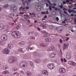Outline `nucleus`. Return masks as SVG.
Here are the masks:
<instances>
[{"label":"nucleus","mask_w":76,"mask_h":76,"mask_svg":"<svg viewBox=\"0 0 76 76\" xmlns=\"http://www.w3.org/2000/svg\"><path fill=\"white\" fill-rule=\"evenodd\" d=\"M12 35L15 38H19L21 36L20 33L18 31H13L12 33Z\"/></svg>","instance_id":"f257e3e1"},{"label":"nucleus","mask_w":76,"mask_h":76,"mask_svg":"<svg viewBox=\"0 0 76 76\" xmlns=\"http://www.w3.org/2000/svg\"><path fill=\"white\" fill-rule=\"evenodd\" d=\"M17 61H18V58L15 56H11L8 59V61L10 64L15 63Z\"/></svg>","instance_id":"f03ea898"},{"label":"nucleus","mask_w":76,"mask_h":76,"mask_svg":"<svg viewBox=\"0 0 76 76\" xmlns=\"http://www.w3.org/2000/svg\"><path fill=\"white\" fill-rule=\"evenodd\" d=\"M28 63L26 61H22L20 63V67H26L28 66Z\"/></svg>","instance_id":"7ed1b4c3"},{"label":"nucleus","mask_w":76,"mask_h":76,"mask_svg":"<svg viewBox=\"0 0 76 76\" xmlns=\"http://www.w3.org/2000/svg\"><path fill=\"white\" fill-rule=\"evenodd\" d=\"M48 66L49 69H50V70L53 69L55 67V65L53 63L49 64L48 65Z\"/></svg>","instance_id":"20e7f679"},{"label":"nucleus","mask_w":76,"mask_h":76,"mask_svg":"<svg viewBox=\"0 0 76 76\" xmlns=\"http://www.w3.org/2000/svg\"><path fill=\"white\" fill-rule=\"evenodd\" d=\"M56 29L58 32L61 33L63 30V27L62 26L57 27Z\"/></svg>","instance_id":"39448f33"},{"label":"nucleus","mask_w":76,"mask_h":76,"mask_svg":"<svg viewBox=\"0 0 76 76\" xmlns=\"http://www.w3.org/2000/svg\"><path fill=\"white\" fill-rule=\"evenodd\" d=\"M1 39L2 41H6L7 39V36L6 35H3L1 36Z\"/></svg>","instance_id":"423d86ee"},{"label":"nucleus","mask_w":76,"mask_h":76,"mask_svg":"<svg viewBox=\"0 0 76 76\" xmlns=\"http://www.w3.org/2000/svg\"><path fill=\"white\" fill-rule=\"evenodd\" d=\"M3 53L4 54H9L10 52V50L7 48H6L4 50L2 51Z\"/></svg>","instance_id":"0eeeda50"},{"label":"nucleus","mask_w":76,"mask_h":76,"mask_svg":"<svg viewBox=\"0 0 76 76\" xmlns=\"http://www.w3.org/2000/svg\"><path fill=\"white\" fill-rule=\"evenodd\" d=\"M10 10L12 12H15V10H17V7H15V5H12L10 7Z\"/></svg>","instance_id":"6e6552de"},{"label":"nucleus","mask_w":76,"mask_h":76,"mask_svg":"<svg viewBox=\"0 0 76 76\" xmlns=\"http://www.w3.org/2000/svg\"><path fill=\"white\" fill-rule=\"evenodd\" d=\"M59 71L61 73H64L66 72V69L64 68H61L59 69Z\"/></svg>","instance_id":"1a4fd4ad"},{"label":"nucleus","mask_w":76,"mask_h":76,"mask_svg":"<svg viewBox=\"0 0 76 76\" xmlns=\"http://www.w3.org/2000/svg\"><path fill=\"white\" fill-rule=\"evenodd\" d=\"M71 53L70 52H67L66 53V58L67 59L71 58Z\"/></svg>","instance_id":"9d476101"},{"label":"nucleus","mask_w":76,"mask_h":76,"mask_svg":"<svg viewBox=\"0 0 76 76\" xmlns=\"http://www.w3.org/2000/svg\"><path fill=\"white\" fill-rule=\"evenodd\" d=\"M25 4V3L26 2L27 4H28V3H30L31 2V0H21Z\"/></svg>","instance_id":"9b49d317"},{"label":"nucleus","mask_w":76,"mask_h":76,"mask_svg":"<svg viewBox=\"0 0 76 76\" xmlns=\"http://www.w3.org/2000/svg\"><path fill=\"white\" fill-rule=\"evenodd\" d=\"M42 73L45 76H47L48 75V72L47 70H44L42 71Z\"/></svg>","instance_id":"f8f14e48"},{"label":"nucleus","mask_w":76,"mask_h":76,"mask_svg":"<svg viewBox=\"0 0 76 76\" xmlns=\"http://www.w3.org/2000/svg\"><path fill=\"white\" fill-rule=\"evenodd\" d=\"M56 56V53H51L49 55V57L51 58H54Z\"/></svg>","instance_id":"ddd939ff"},{"label":"nucleus","mask_w":76,"mask_h":76,"mask_svg":"<svg viewBox=\"0 0 76 76\" xmlns=\"http://www.w3.org/2000/svg\"><path fill=\"white\" fill-rule=\"evenodd\" d=\"M13 47V45L12 44H9L7 46V48L9 49H11Z\"/></svg>","instance_id":"4468645a"},{"label":"nucleus","mask_w":76,"mask_h":76,"mask_svg":"<svg viewBox=\"0 0 76 76\" xmlns=\"http://www.w3.org/2000/svg\"><path fill=\"white\" fill-rule=\"evenodd\" d=\"M42 33L45 34V35H43L44 37H49V35L47 34V33L45 31H43Z\"/></svg>","instance_id":"2eb2a0df"},{"label":"nucleus","mask_w":76,"mask_h":76,"mask_svg":"<svg viewBox=\"0 0 76 76\" xmlns=\"http://www.w3.org/2000/svg\"><path fill=\"white\" fill-rule=\"evenodd\" d=\"M15 15L13 13L10 14L9 15V16L10 18L11 19H13V18Z\"/></svg>","instance_id":"dca6fc26"},{"label":"nucleus","mask_w":76,"mask_h":76,"mask_svg":"<svg viewBox=\"0 0 76 76\" xmlns=\"http://www.w3.org/2000/svg\"><path fill=\"white\" fill-rule=\"evenodd\" d=\"M4 26L2 24H0V31H1L4 29Z\"/></svg>","instance_id":"f3484780"},{"label":"nucleus","mask_w":76,"mask_h":76,"mask_svg":"<svg viewBox=\"0 0 76 76\" xmlns=\"http://www.w3.org/2000/svg\"><path fill=\"white\" fill-rule=\"evenodd\" d=\"M41 26H42L43 27V28H44L45 29L47 27V25L46 24H42L40 25Z\"/></svg>","instance_id":"a211bd4d"},{"label":"nucleus","mask_w":76,"mask_h":76,"mask_svg":"<svg viewBox=\"0 0 76 76\" xmlns=\"http://www.w3.org/2000/svg\"><path fill=\"white\" fill-rule=\"evenodd\" d=\"M34 62L36 63H41V60L39 59H35L34 60Z\"/></svg>","instance_id":"6ab92c4d"},{"label":"nucleus","mask_w":76,"mask_h":76,"mask_svg":"<svg viewBox=\"0 0 76 76\" xmlns=\"http://www.w3.org/2000/svg\"><path fill=\"white\" fill-rule=\"evenodd\" d=\"M40 45L43 47H47V44H44L43 43H41Z\"/></svg>","instance_id":"aec40b11"},{"label":"nucleus","mask_w":76,"mask_h":76,"mask_svg":"<svg viewBox=\"0 0 76 76\" xmlns=\"http://www.w3.org/2000/svg\"><path fill=\"white\" fill-rule=\"evenodd\" d=\"M45 41L46 42H51V39L50 38H48L45 39Z\"/></svg>","instance_id":"412c9836"},{"label":"nucleus","mask_w":76,"mask_h":76,"mask_svg":"<svg viewBox=\"0 0 76 76\" xmlns=\"http://www.w3.org/2000/svg\"><path fill=\"white\" fill-rule=\"evenodd\" d=\"M26 75L27 76H31V73L29 71H27L26 72Z\"/></svg>","instance_id":"4be33fe9"},{"label":"nucleus","mask_w":76,"mask_h":76,"mask_svg":"<svg viewBox=\"0 0 76 76\" xmlns=\"http://www.w3.org/2000/svg\"><path fill=\"white\" fill-rule=\"evenodd\" d=\"M29 64H30V66H31V67H33L34 66V63H33V62H32V61H31L30 62Z\"/></svg>","instance_id":"5701e85b"},{"label":"nucleus","mask_w":76,"mask_h":76,"mask_svg":"<svg viewBox=\"0 0 76 76\" xmlns=\"http://www.w3.org/2000/svg\"><path fill=\"white\" fill-rule=\"evenodd\" d=\"M9 71H8L7 70H6V71H4L3 72V74L4 75H6V74H8V73H9Z\"/></svg>","instance_id":"b1692460"},{"label":"nucleus","mask_w":76,"mask_h":76,"mask_svg":"<svg viewBox=\"0 0 76 76\" xmlns=\"http://www.w3.org/2000/svg\"><path fill=\"white\" fill-rule=\"evenodd\" d=\"M9 28V26L7 25L4 26V28L5 29V30L6 31H7L8 28Z\"/></svg>","instance_id":"393cba45"},{"label":"nucleus","mask_w":76,"mask_h":76,"mask_svg":"<svg viewBox=\"0 0 76 76\" xmlns=\"http://www.w3.org/2000/svg\"><path fill=\"white\" fill-rule=\"evenodd\" d=\"M7 68H8V66H6V65H4L3 66V69L4 70H6Z\"/></svg>","instance_id":"a878e982"},{"label":"nucleus","mask_w":76,"mask_h":76,"mask_svg":"<svg viewBox=\"0 0 76 76\" xmlns=\"http://www.w3.org/2000/svg\"><path fill=\"white\" fill-rule=\"evenodd\" d=\"M19 44H20V45H25V42H24V41H21L19 42Z\"/></svg>","instance_id":"bb28decb"},{"label":"nucleus","mask_w":76,"mask_h":76,"mask_svg":"<svg viewBox=\"0 0 76 76\" xmlns=\"http://www.w3.org/2000/svg\"><path fill=\"white\" fill-rule=\"evenodd\" d=\"M0 44L1 45H4L5 44V43L3 41H0Z\"/></svg>","instance_id":"cd10ccee"},{"label":"nucleus","mask_w":76,"mask_h":76,"mask_svg":"<svg viewBox=\"0 0 76 76\" xmlns=\"http://www.w3.org/2000/svg\"><path fill=\"white\" fill-rule=\"evenodd\" d=\"M29 14L31 16V17H34V16H35V14L34 13H29Z\"/></svg>","instance_id":"c85d7f7f"},{"label":"nucleus","mask_w":76,"mask_h":76,"mask_svg":"<svg viewBox=\"0 0 76 76\" xmlns=\"http://www.w3.org/2000/svg\"><path fill=\"white\" fill-rule=\"evenodd\" d=\"M30 39H34L35 40V37L34 36H31L30 37Z\"/></svg>","instance_id":"c756f323"},{"label":"nucleus","mask_w":76,"mask_h":76,"mask_svg":"<svg viewBox=\"0 0 76 76\" xmlns=\"http://www.w3.org/2000/svg\"><path fill=\"white\" fill-rule=\"evenodd\" d=\"M20 10H22V11H23L25 9V7L22 8V7H20Z\"/></svg>","instance_id":"7c9ffc66"},{"label":"nucleus","mask_w":76,"mask_h":76,"mask_svg":"<svg viewBox=\"0 0 76 76\" xmlns=\"http://www.w3.org/2000/svg\"><path fill=\"white\" fill-rule=\"evenodd\" d=\"M67 45H66V44H64V47L63 48V50H65V49L66 48H67Z\"/></svg>","instance_id":"2f4dec72"},{"label":"nucleus","mask_w":76,"mask_h":76,"mask_svg":"<svg viewBox=\"0 0 76 76\" xmlns=\"http://www.w3.org/2000/svg\"><path fill=\"white\" fill-rule=\"evenodd\" d=\"M9 7V5L7 4H6L3 6V7H4V8H7V7Z\"/></svg>","instance_id":"473e14b6"},{"label":"nucleus","mask_w":76,"mask_h":76,"mask_svg":"<svg viewBox=\"0 0 76 76\" xmlns=\"http://www.w3.org/2000/svg\"><path fill=\"white\" fill-rule=\"evenodd\" d=\"M16 28L17 29H19L20 28V25H19L17 26Z\"/></svg>","instance_id":"72a5a7b5"},{"label":"nucleus","mask_w":76,"mask_h":76,"mask_svg":"<svg viewBox=\"0 0 76 76\" xmlns=\"http://www.w3.org/2000/svg\"><path fill=\"white\" fill-rule=\"evenodd\" d=\"M69 2H70L69 0H66V2L65 1H64L63 2V4H66V3H69Z\"/></svg>","instance_id":"f704fd0d"},{"label":"nucleus","mask_w":76,"mask_h":76,"mask_svg":"<svg viewBox=\"0 0 76 76\" xmlns=\"http://www.w3.org/2000/svg\"><path fill=\"white\" fill-rule=\"evenodd\" d=\"M12 69L13 71H16L18 70V69L16 68H12Z\"/></svg>","instance_id":"c9c22d12"},{"label":"nucleus","mask_w":76,"mask_h":76,"mask_svg":"<svg viewBox=\"0 0 76 76\" xmlns=\"http://www.w3.org/2000/svg\"><path fill=\"white\" fill-rule=\"evenodd\" d=\"M72 19H73V20H75V25H76V18L75 17H72Z\"/></svg>","instance_id":"e433bc0d"},{"label":"nucleus","mask_w":76,"mask_h":76,"mask_svg":"<svg viewBox=\"0 0 76 76\" xmlns=\"http://www.w3.org/2000/svg\"><path fill=\"white\" fill-rule=\"evenodd\" d=\"M50 48L51 49V50L52 51L55 50V48L53 46L50 47Z\"/></svg>","instance_id":"4c0bfd02"},{"label":"nucleus","mask_w":76,"mask_h":76,"mask_svg":"<svg viewBox=\"0 0 76 76\" xmlns=\"http://www.w3.org/2000/svg\"><path fill=\"white\" fill-rule=\"evenodd\" d=\"M72 66H75L76 65V63L75 62L72 61V64H71Z\"/></svg>","instance_id":"58836bf2"},{"label":"nucleus","mask_w":76,"mask_h":76,"mask_svg":"<svg viewBox=\"0 0 76 76\" xmlns=\"http://www.w3.org/2000/svg\"><path fill=\"white\" fill-rule=\"evenodd\" d=\"M47 50L48 51H52L50 47L48 48L47 49Z\"/></svg>","instance_id":"ea45409f"},{"label":"nucleus","mask_w":76,"mask_h":76,"mask_svg":"<svg viewBox=\"0 0 76 76\" xmlns=\"http://www.w3.org/2000/svg\"><path fill=\"white\" fill-rule=\"evenodd\" d=\"M20 73H22V74H23L24 75L25 74V72L23 71L20 70L19 71Z\"/></svg>","instance_id":"a19ab883"},{"label":"nucleus","mask_w":76,"mask_h":76,"mask_svg":"<svg viewBox=\"0 0 76 76\" xmlns=\"http://www.w3.org/2000/svg\"><path fill=\"white\" fill-rule=\"evenodd\" d=\"M72 63H73V61H70L68 62L69 64H71V65H72Z\"/></svg>","instance_id":"79ce46f5"},{"label":"nucleus","mask_w":76,"mask_h":76,"mask_svg":"<svg viewBox=\"0 0 76 76\" xmlns=\"http://www.w3.org/2000/svg\"><path fill=\"white\" fill-rule=\"evenodd\" d=\"M49 9L50 10H52V8H51V5H50V6L49 7Z\"/></svg>","instance_id":"37998d69"},{"label":"nucleus","mask_w":76,"mask_h":76,"mask_svg":"<svg viewBox=\"0 0 76 76\" xmlns=\"http://www.w3.org/2000/svg\"><path fill=\"white\" fill-rule=\"evenodd\" d=\"M68 12H69V13H71L72 12V10L70 9H69L68 10Z\"/></svg>","instance_id":"c03bdc74"},{"label":"nucleus","mask_w":76,"mask_h":76,"mask_svg":"<svg viewBox=\"0 0 76 76\" xmlns=\"http://www.w3.org/2000/svg\"><path fill=\"white\" fill-rule=\"evenodd\" d=\"M63 54H62V53H61V49L60 50V56L61 57H62L63 56Z\"/></svg>","instance_id":"a18cd8bd"},{"label":"nucleus","mask_w":76,"mask_h":76,"mask_svg":"<svg viewBox=\"0 0 76 76\" xmlns=\"http://www.w3.org/2000/svg\"><path fill=\"white\" fill-rule=\"evenodd\" d=\"M60 60L62 63H63V62L64 61V60H63V59L61 58Z\"/></svg>","instance_id":"49530a36"},{"label":"nucleus","mask_w":76,"mask_h":76,"mask_svg":"<svg viewBox=\"0 0 76 76\" xmlns=\"http://www.w3.org/2000/svg\"><path fill=\"white\" fill-rule=\"evenodd\" d=\"M59 13L61 15V14L63 13V12L62 11H60V12H59Z\"/></svg>","instance_id":"de8ad7c7"},{"label":"nucleus","mask_w":76,"mask_h":76,"mask_svg":"<svg viewBox=\"0 0 76 76\" xmlns=\"http://www.w3.org/2000/svg\"><path fill=\"white\" fill-rule=\"evenodd\" d=\"M72 12L74 13H76V11L74 10H72Z\"/></svg>","instance_id":"09e8293b"},{"label":"nucleus","mask_w":76,"mask_h":76,"mask_svg":"<svg viewBox=\"0 0 76 76\" xmlns=\"http://www.w3.org/2000/svg\"><path fill=\"white\" fill-rule=\"evenodd\" d=\"M59 42L60 43H62L63 42V40H62V39H59Z\"/></svg>","instance_id":"8fccbe9b"},{"label":"nucleus","mask_w":76,"mask_h":76,"mask_svg":"<svg viewBox=\"0 0 76 76\" xmlns=\"http://www.w3.org/2000/svg\"><path fill=\"white\" fill-rule=\"evenodd\" d=\"M13 24H14V23H9V25H12V26H13Z\"/></svg>","instance_id":"3c124183"},{"label":"nucleus","mask_w":76,"mask_h":76,"mask_svg":"<svg viewBox=\"0 0 76 76\" xmlns=\"http://www.w3.org/2000/svg\"><path fill=\"white\" fill-rule=\"evenodd\" d=\"M47 1H48V3H49V4H51V5H53V4H51V3H50V1L48 0Z\"/></svg>","instance_id":"603ef678"},{"label":"nucleus","mask_w":76,"mask_h":76,"mask_svg":"<svg viewBox=\"0 0 76 76\" xmlns=\"http://www.w3.org/2000/svg\"><path fill=\"white\" fill-rule=\"evenodd\" d=\"M29 46H28L26 48V50L27 51H28V50H29Z\"/></svg>","instance_id":"864d4df0"},{"label":"nucleus","mask_w":76,"mask_h":76,"mask_svg":"<svg viewBox=\"0 0 76 76\" xmlns=\"http://www.w3.org/2000/svg\"><path fill=\"white\" fill-rule=\"evenodd\" d=\"M19 51H20V52H22V48H20L19 49Z\"/></svg>","instance_id":"5fc2aeb1"},{"label":"nucleus","mask_w":76,"mask_h":76,"mask_svg":"<svg viewBox=\"0 0 76 76\" xmlns=\"http://www.w3.org/2000/svg\"><path fill=\"white\" fill-rule=\"evenodd\" d=\"M14 75H18V72H15L14 73Z\"/></svg>","instance_id":"6e6d98bb"},{"label":"nucleus","mask_w":76,"mask_h":76,"mask_svg":"<svg viewBox=\"0 0 76 76\" xmlns=\"http://www.w3.org/2000/svg\"><path fill=\"white\" fill-rule=\"evenodd\" d=\"M63 10H64V11H65V10H66V11H67L68 10H67V9H66L65 8H63Z\"/></svg>","instance_id":"4d7b16f0"},{"label":"nucleus","mask_w":76,"mask_h":76,"mask_svg":"<svg viewBox=\"0 0 76 76\" xmlns=\"http://www.w3.org/2000/svg\"><path fill=\"white\" fill-rule=\"evenodd\" d=\"M56 19L57 21H58L59 20V18H58V17H57L56 18Z\"/></svg>","instance_id":"13d9d810"},{"label":"nucleus","mask_w":76,"mask_h":76,"mask_svg":"<svg viewBox=\"0 0 76 76\" xmlns=\"http://www.w3.org/2000/svg\"><path fill=\"white\" fill-rule=\"evenodd\" d=\"M26 9L27 10H28V9H29V8L28 7H26Z\"/></svg>","instance_id":"bf43d9fd"},{"label":"nucleus","mask_w":76,"mask_h":76,"mask_svg":"<svg viewBox=\"0 0 76 76\" xmlns=\"http://www.w3.org/2000/svg\"><path fill=\"white\" fill-rule=\"evenodd\" d=\"M66 38L67 39H66V41H68V40H69V38L67 37H66Z\"/></svg>","instance_id":"052dcab7"},{"label":"nucleus","mask_w":76,"mask_h":76,"mask_svg":"<svg viewBox=\"0 0 76 76\" xmlns=\"http://www.w3.org/2000/svg\"><path fill=\"white\" fill-rule=\"evenodd\" d=\"M60 7L61 8V9L63 8V5H61L60 6Z\"/></svg>","instance_id":"680f3d73"},{"label":"nucleus","mask_w":76,"mask_h":76,"mask_svg":"<svg viewBox=\"0 0 76 76\" xmlns=\"http://www.w3.org/2000/svg\"><path fill=\"white\" fill-rule=\"evenodd\" d=\"M53 27L52 26H50V29H53Z\"/></svg>","instance_id":"e2e57ef3"},{"label":"nucleus","mask_w":76,"mask_h":76,"mask_svg":"<svg viewBox=\"0 0 76 76\" xmlns=\"http://www.w3.org/2000/svg\"><path fill=\"white\" fill-rule=\"evenodd\" d=\"M41 13L42 14H46V13L45 12H42Z\"/></svg>","instance_id":"0e129e2a"},{"label":"nucleus","mask_w":76,"mask_h":76,"mask_svg":"<svg viewBox=\"0 0 76 76\" xmlns=\"http://www.w3.org/2000/svg\"><path fill=\"white\" fill-rule=\"evenodd\" d=\"M36 8L37 9H38V6H36Z\"/></svg>","instance_id":"69168bd1"},{"label":"nucleus","mask_w":76,"mask_h":76,"mask_svg":"<svg viewBox=\"0 0 76 76\" xmlns=\"http://www.w3.org/2000/svg\"><path fill=\"white\" fill-rule=\"evenodd\" d=\"M37 29H38V30L39 31H40V30H41V29H40V28H39V27H37Z\"/></svg>","instance_id":"338daca9"},{"label":"nucleus","mask_w":76,"mask_h":76,"mask_svg":"<svg viewBox=\"0 0 76 76\" xmlns=\"http://www.w3.org/2000/svg\"><path fill=\"white\" fill-rule=\"evenodd\" d=\"M64 13H65V14H67V12H66V11H64Z\"/></svg>","instance_id":"774afa93"}]
</instances>
